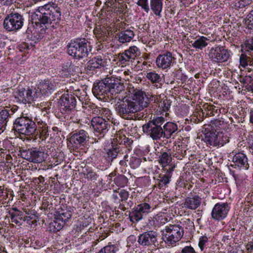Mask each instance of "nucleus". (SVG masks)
<instances>
[{
    "label": "nucleus",
    "instance_id": "bb28decb",
    "mask_svg": "<svg viewBox=\"0 0 253 253\" xmlns=\"http://www.w3.org/2000/svg\"><path fill=\"white\" fill-rule=\"evenodd\" d=\"M163 0H150V9L154 14L159 17H162V11L163 10Z\"/></svg>",
    "mask_w": 253,
    "mask_h": 253
},
{
    "label": "nucleus",
    "instance_id": "20e7f679",
    "mask_svg": "<svg viewBox=\"0 0 253 253\" xmlns=\"http://www.w3.org/2000/svg\"><path fill=\"white\" fill-rule=\"evenodd\" d=\"M166 119L163 117H157L149 121L142 126L143 132L154 141L163 138L162 126Z\"/></svg>",
    "mask_w": 253,
    "mask_h": 253
},
{
    "label": "nucleus",
    "instance_id": "09e8293b",
    "mask_svg": "<svg viewBox=\"0 0 253 253\" xmlns=\"http://www.w3.org/2000/svg\"><path fill=\"white\" fill-rule=\"evenodd\" d=\"M117 192L121 198V201L122 202L126 201L127 200L129 195L128 191L124 189H118L117 190Z\"/></svg>",
    "mask_w": 253,
    "mask_h": 253
},
{
    "label": "nucleus",
    "instance_id": "b1692460",
    "mask_svg": "<svg viewBox=\"0 0 253 253\" xmlns=\"http://www.w3.org/2000/svg\"><path fill=\"white\" fill-rule=\"evenodd\" d=\"M134 32L130 29H126L122 27V29L119 33V41L121 43H126L131 41L134 37Z\"/></svg>",
    "mask_w": 253,
    "mask_h": 253
},
{
    "label": "nucleus",
    "instance_id": "1a4fd4ad",
    "mask_svg": "<svg viewBox=\"0 0 253 253\" xmlns=\"http://www.w3.org/2000/svg\"><path fill=\"white\" fill-rule=\"evenodd\" d=\"M24 18L21 14L15 12L7 15L3 22L4 28L9 32H16L24 25Z\"/></svg>",
    "mask_w": 253,
    "mask_h": 253
},
{
    "label": "nucleus",
    "instance_id": "49530a36",
    "mask_svg": "<svg viewBox=\"0 0 253 253\" xmlns=\"http://www.w3.org/2000/svg\"><path fill=\"white\" fill-rule=\"evenodd\" d=\"M141 163V160L140 158L132 157L130 159L129 165L131 168L135 169L140 166Z\"/></svg>",
    "mask_w": 253,
    "mask_h": 253
},
{
    "label": "nucleus",
    "instance_id": "9d476101",
    "mask_svg": "<svg viewBox=\"0 0 253 253\" xmlns=\"http://www.w3.org/2000/svg\"><path fill=\"white\" fill-rule=\"evenodd\" d=\"M15 97L25 104H32L40 97V93L36 91V89L32 90L21 88L16 92Z\"/></svg>",
    "mask_w": 253,
    "mask_h": 253
},
{
    "label": "nucleus",
    "instance_id": "a18cd8bd",
    "mask_svg": "<svg viewBox=\"0 0 253 253\" xmlns=\"http://www.w3.org/2000/svg\"><path fill=\"white\" fill-rule=\"evenodd\" d=\"M136 4L140 6L146 13H148L150 11V9L148 3V0H138Z\"/></svg>",
    "mask_w": 253,
    "mask_h": 253
},
{
    "label": "nucleus",
    "instance_id": "2eb2a0df",
    "mask_svg": "<svg viewBox=\"0 0 253 253\" xmlns=\"http://www.w3.org/2000/svg\"><path fill=\"white\" fill-rule=\"evenodd\" d=\"M157 237V232L148 231L140 234L137 242L140 245L142 246H155V244L158 243Z\"/></svg>",
    "mask_w": 253,
    "mask_h": 253
},
{
    "label": "nucleus",
    "instance_id": "412c9836",
    "mask_svg": "<svg viewBox=\"0 0 253 253\" xmlns=\"http://www.w3.org/2000/svg\"><path fill=\"white\" fill-rule=\"evenodd\" d=\"M232 162L235 168L237 167L239 169H248L249 167L247 157L242 153H236L233 157Z\"/></svg>",
    "mask_w": 253,
    "mask_h": 253
},
{
    "label": "nucleus",
    "instance_id": "f03ea898",
    "mask_svg": "<svg viewBox=\"0 0 253 253\" xmlns=\"http://www.w3.org/2000/svg\"><path fill=\"white\" fill-rule=\"evenodd\" d=\"M35 13L40 24L45 25L46 27L56 28L59 25L61 11L55 3H48L40 6Z\"/></svg>",
    "mask_w": 253,
    "mask_h": 253
},
{
    "label": "nucleus",
    "instance_id": "6ab92c4d",
    "mask_svg": "<svg viewBox=\"0 0 253 253\" xmlns=\"http://www.w3.org/2000/svg\"><path fill=\"white\" fill-rule=\"evenodd\" d=\"M134 102L136 103L138 108H137L138 111L147 107L149 104L150 98L149 95H147L144 91L139 90L135 93V99Z\"/></svg>",
    "mask_w": 253,
    "mask_h": 253
},
{
    "label": "nucleus",
    "instance_id": "a878e982",
    "mask_svg": "<svg viewBox=\"0 0 253 253\" xmlns=\"http://www.w3.org/2000/svg\"><path fill=\"white\" fill-rule=\"evenodd\" d=\"M192 46L196 50H203L210 42V39L205 36L197 37L195 40L191 41Z\"/></svg>",
    "mask_w": 253,
    "mask_h": 253
},
{
    "label": "nucleus",
    "instance_id": "c03bdc74",
    "mask_svg": "<svg viewBox=\"0 0 253 253\" xmlns=\"http://www.w3.org/2000/svg\"><path fill=\"white\" fill-rule=\"evenodd\" d=\"M72 214L70 211H68L62 210L61 212L59 211L58 218L64 223L66 222L71 217Z\"/></svg>",
    "mask_w": 253,
    "mask_h": 253
},
{
    "label": "nucleus",
    "instance_id": "bf43d9fd",
    "mask_svg": "<svg viewBox=\"0 0 253 253\" xmlns=\"http://www.w3.org/2000/svg\"><path fill=\"white\" fill-rule=\"evenodd\" d=\"M11 145L10 142L7 139L2 140V141H0V148L1 146H3L5 149L9 148Z\"/></svg>",
    "mask_w": 253,
    "mask_h": 253
},
{
    "label": "nucleus",
    "instance_id": "2f4dec72",
    "mask_svg": "<svg viewBox=\"0 0 253 253\" xmlns=\"http://www.w3.org/2000/svg\"><path fill=\"white\" fill-rule=\"evenodd\" d=\"M10 110L3 109L0 111V131H3L6 126L8 118L10 117L9 111Z\"/></svg>",
    "mask_w": 253,
    "mask_h": 253
},
{
    "label": "nucleus",
    "instance_id": "6e6d98bb",
    "mask_svg": "<svg viewBox=\"0 0 253 253\" xmlns=\"http://www.w3.org/2000/svg\"><path fill=\"white\" fill-rule=\"evenodd\" d=\"M98 175L97 174L92 171H89L85 174V178L91 181H95L97 179Z\"/></svg>",
    "mask_w": 253,
    "mask_h": 253
},
{
    "label": "nucleus",
    "instance_id": "e433bc0d",
    "mask_svg": "<svg viewBox=\"0 0 253 253\" xmlns=\"http://www.w3.org/2000/svg\"><path fill=\"white\" fill-rule=\"evenodd\" d=\"M118 60L123 66H126L128 65L129 62L133 61L125 51L118 54Z\"/></svg>",
    "mask_w": 253,
    "mask_h": 253
},
{
    "label": "nucleus",
    "instance_id": "a211bd4d",
    "mask_svg": "<svg viewBox=\"0 0 253 253\" xmlns=\"http://www.w3.org/2000/svg\"><path fill=\"white\" fill-rule=\"evenodd\" d=\"M56 84L54 82L49 80H45L40 82L36 91L41 94L48 96L51 94L55 90Z\"/></svg>",
    "mask_w": 253,
    "mask_h": 253
},
{
    "label": "nucleus",
    "instance_id": "052dcab7",
    "mask_svg": "<svg viewBox=\"0 0 253 253\" xmlns=\"http://www.w3.org/2000/svg\"><path fill=\"white\" fill-rule=\"evenodd\" d=\"M33 217L31 216H23V220L24 221H27V223L29 224H34V221L31 222V220L33 219Z\"/></svg>",
    "mask_w": 253,
    "mask_h": 253
},
{
    "label": "nucleus",
    "instance_id": "c756f323",
    "mask_svg": "<svg viewBox=\"0 0 253 253\" xmlns=\"http://www.w3.org/2000/svg\"><path fill=\"white\" fill-rule=\"evenodd\" d=\"M124 152L121 146H118L113 149H108L106 153L108 161H112L118 156L119 157H122V155L124 154Z\"/></svg>",
    "mask_w": 253,
    "mask_h": 253
},
{
    "label": "nucleus",
    "instance_id": "c9c22d12",
    "mask_svg": "<svg viewBox=\"0 0 253 253\" xmlns=\"http://www.w3.org/2000/svg\"><path fill=\"white\" fill-rule=\"evenodd\" d=\"M76 70H79V67L75 66L74 65L67 63L63 66L62 70L60 71L63 76H66L69 74H73L77 72Z\"/></svg>",
    "mask_w": 253,
    "mask_h": 253
},
{
    "label": "nucleus",
    "instance_id": "58836bf2",
    "mask_svg": "<svg viewBox=\"0 0 253 253\" xmlns=\"http://www.w3.org/2000/svg\"><path fill=\"white\" fill-rule=\"evenodd\" d=\"M119 251V248L116 245L108 244L101 249L98 253H116Z\"/></svg>",
    "mask_w": 253,
    "mask_h": 253
},
{
    "label": "nucleus",
    "instance_id": "e2e57ef3",
    "mask_svg": "<svg viewBox=\"0 0 253 253\" xmlns=\"http://www.w3.org/2000/svg\"><path fill=\"white\" fill-rule=\"evenodd\" d=\"M174 168H175V166H173L169 167L168 169H165V170L166 171V174L167 175H168V174H169L170 175V177H171V176H172L171 173L174 170Z\"/></svg>",
    "mask_w": 253,
    "mask_h": 253
},
{
    "label": "nucleus",
    "instance_id": "13d9d810",
    "mask_svg": "<svg viewBox=\"0 0 253 253\" xmlns=\"http://www.w3.org/2000/svg\"><path fill=\"white\" fill-rule=\"evenodd\" d=\"M52 207V204L49 203V202L46 200H44L42 201V205L41 208L42 210H47L48 209L50 210V208Z\"/></svg>",
    "mask_w": 253,
    "mask_h": 253
},
{
    "label": "nucleus",
    "instance_id": "5701e85b",
    "mask_svg": "<svg viewBox=\"0 0 253 253\" xmlns=\"http://www.w3.org/2000/svg\"><path fill=\"white\" fill-rule=\"evenodd\" d=\"M201 200V198L198 195L188 197L185 199L184 207L192 210H196L200 206Z\"/></svg>",
    "mask_w": 253,
    "mask_h": 253
},
{
    "label": "nucleus",
    "instance_id": "4468645a",
    "mask_svg": "<svg viewBox=\"0 0 253 253\" xmlns=\"http://www.w3.org/2000/svg\"><path fill=\"white\" fill-rule=\"evenodd\" d=\"M230 209L227 203H218L213 208L211 216L215 220H222L227 216Z\"/></svg>",
    "mask_w": 253,
    "mask_h": 253
},
{
    "label": "nucleus",
    "instance_id": "79ce46f5",
    "mask_svg": "<svg viewBox=\"0 0 253 253\" xmlns=\"http://www.w3.org/2000/svg\"><path fill=\"white\" fill-rule=\"evenodd\" d=\"M136 208L139 212L144 215L150 212L151 207L148 204L144 203L137 205Z\"/></svg>",
    "mask_w": 253,
    "mask_h": 253
},
{
    "label": "nucleus",
    "instance_id": "3c124183",
    "mask_svg": "<svg viewBox=\"0 0 253 253\" xmlns=\"http://www.w3.org/2000/svg\"><path fill=\"white\" fill-rule=\"evenodd\" d=\"M143 216V214L139 212L138 210L136 208L135 210L132 212L131 215L130 216L136 221H138L142 218Z\"/></svg>",
    "mask_w": 253,
    "mask_h": 253
},
{
    "label": "nucleus",
    "instance_id": "ddd939ff",
    "mask_svg": "<svg viewBox=\"0 0 253 253\" xmlns=\"http://www.w3.org/2000/svg\"><path fill=\"white\" fill-rule=\"evenodd\" d=\"M89 135L87 132L83 129L76 130L71 135L70 142L73 149H77L84 146L88 141Z\"/></svg>",
    "mask_w": 253,
    "mask_h": 253
},
{
    "label": "nucleus",
    "instance_id": "8fccbe9b",
    "mask_svg": "<svg viewBox=\"0 0 253 253\" xmlns=\"http://www.w3.org/2000/svg\"><path fill=\"white\" fill-rule=\"evenodd\" d=\"M39 131L40 132V138H42V140L46 139L49 134L48 131L47 129V127L45 125H43V127H42V129H41V126H39Z\"/></svg>",
    "mask_w": 253,
    "mask_h": 253
},
{
    "label": "nucleus",
    "instance_id": "72a5a7b5",
    "mask_svg": "<svg viewBox=\"0 0 253 253\" xmlns=\"http://www.w3.org/2000/svg\"><path fill=\"white\" fill-rule=\"evenodd\" d=\"M159 163L164 168L169 166L172 161V158L170 153L163 152L159 158Z\"/></svg>",
    "mask_w": 253,
    "mask_h": 253
},
{
    "label": "nucleus",
    "instance_id": "603ef678",
    "mask_svg": "<svg viewBox=\"0 0 253 253\" xmlns=\"http://www.w3.org/2000/svg\"><path fill=\"white\" fill-rule=\"evenodd\" d=\"M170 105V102H169L168 100H165L162 102H160L159 104V107L164 112L168 111L169 110Z\"/></svg>",
    "mask_w": 253,
    "mask_h": 253
},
{
    "label": "nucleus",
    "instance_id": "f257e3e1",
    "mask_svg": "<svg viewBox=\"0 0 253 253\" xmlns=\"http://www.w3.org/2000/svg\"><path fill=\"white\" fill-rule=\"evenodd\" d=\"M124 86L120 83L118 79L112 76L107 77L100 82L92 88L93 94L99 98L103 96L110 95L116 99H120V94L124 91Z\"/></svg>",
    "mask_w": 253,
    "mask_h": 253
},
{
    "label": "nucleus",
    "instance_id": "4c0bfd02",
    "mask_svg": "<svg viewBox=\"0 0 253 253\" xmlns=\"http://www.w3.org/2000/svg\"><path fill=\"white\" fill-rule=\"evenodd\" d=\"M125 52L128 54L129 58H130L132 61L140 54L139 48L134 45L130 46L128 49L125 50Z\"/></svg>",
    "mask_w": 253,
    "mask_h": 253
},
{
    "label": "nucleus",
    "instance_id": "69168bd1",
    "mask_svg": "<svg viewBox=\"0 0 253 253\" xmlns=\"http://www.w3.org/2000/svg\"><path fill=\"white\" fill-rule=\"evenodd\" d=\"M250 122L253 124V108L251 109L250 112Z\"/></svg>",
    "mask_w": 253,
    "mask_h": 253
},
{
    "label": "nucleus",
    "instance_id": "5fc2aeb1",
    "mask_svg": "<svg viewBox=\"0 0 253 253\" xmlns=\"http://www.w3.org/2000/svg\"><path fill=\"white\" fill-rule=\"evenodd\" d=\"M208 241V238L205 236H202L199 239V246L200 249L203 251Z\"/></svg>",
    "mask_w": 253,
    "mask_h": 253
},
{
    "label": "nucleus",
    "instance_id": "473e14b6",
    "mask_svg": "<svg viewBox=\"0 0 253 253\" xmlns=\"http://www.w3.org/2000/svg\"><path fill=\"white\" fill-rule=\"evenodd\" d=\"M229 134L226 131H217V143L218 146H223L229 142Z\"/></svg>",
    "mask_w": 253,
    "mask_h": 253
},
{
    "label": "nucleus",
    "instance_id": "0e129e2a",
    "mask_svg": "<svg viewBox=\"0 0 253 253\" xmlns=\"http://www.w3.org/2000/svg\"><path fill=\"white\" fill-rule=\"evenodd\" d=\"M238 5H236L237 6H238L239 8H243L245 7L248 4H249V3H246L244 2V0H241L238 2Z\"/></svg>",
    "mask_w": 253,
    "mask_h": 253
},
{
    "label": "nucleus",
    "instance_id": "680f3d73",
    "mask_svg": "<svg viewBox=\"0 0 253 253\" xmlns=\"http://www.w3.org/2000/svg\"><path fill=\"white\" fill-rule=\"evenodd\" d=\"M16 0H0V2H3L4 5L9 6L15 2Z\"/></svg>",
    "mask_w": 253,
    "mask_h": 253
},
{
    "label": "nucleus",
    "instance_id": "4be33fe9",
    "mask_svg": "<svg viewBox=\"0 0 253 253\" xmlns=\"http://www.w3.org/2000/svg\"><path fill=\"white\" fill-rule=\"evenodd\" d=\"M162 129L163 138L169 139L177 131V126L174 123L168 122L163 125Z\"/></svg>",
    "mask_w": 253,
    "mask_h": 253
},
{
    "label": "nucleus",
    "instance_id": "864d4df0",
    "mask_svg": "<svg viewBox=\"0 0 253 253\" xmlns=\"http://www.w3.org/2000/svg\"><path fill=\"white\" fill-rule=\"evenodd\" d=\"M175 253H197L195 249L191 246H186L181 249L180 252Z\"/></svg>",
    "mask_w": 253,
    "mask_h": 253
},
{
    "label": "nucleus",
    "instance_id": "f8f14e48",
    "mask_svg": "<svg viewBox=\"0 0 253 253\" xmlns=\"http://www.w3.org/2000/svg\"><path fill=\"white\" fill-rule=\"evenodd\" d=\"M91 125L95 134L103 137L106 133L110 126L109 121L101 117H94L91 120Z\"/></svg>",
    "mask_w": 253,
    "mask_h": 253
},
{
    "label": "nucleus",
    "instance_id": "ea45409f",
    "mask_svg": "<svg viewBox=\"0 0 253 253\" xmlns=\"http://www.w3.org/2000/svg\"><path fill=\"white\" fill-rule=\"evenodd\" d=\"M245 24L247 29L253 30V10L247 15L245 19Z\"/></svg>",
    "mask_w": 253,
    "mask_h": 253
},
{
    "label": "nucleus",
    "instance_id": "aec40b11",
    "mask_svg": "<svg viewBox=\"0 0 253 253\" xmlns=\"http://www.w3.org/2000/svg\"><path fill=\"white\" fill-rule=\"evenodd\" d=\"M107 59L100 55L93 57L89 60L86 64L88 70L93 71L95 69L104 67L107 65Z\"/></svg>",
    "mask_w": 253,
    "mask_h": 253
},
{
    "label": "nucleus",
    "instance_id": "423d86ee",
    "mask_svg": "<svg viewBox=\"0 0 253 253\" xmlns=\"http://www.w3.org/2000/svg\"><path fill=\"white\" fill-rule=\"evenodd\" d=\"M36 123L27 116L17 118L13 124V129L20 135L30 136L37 130Z\"/></svg>",
    "mask_w": 253,
    "mask_h": 253
},
{
    "label": "nucleus",
    "instance_id": "7ed1b4c3",
    "mask_svg": "<svg viewBox=\"0 0 253 253\" xmlns=\"http://www.w3.org/2000/svg\"><path fill=\"white\" fill-rule=\"evenodd\" d=\"M67 46L68 54L77 59L87 57L91 51L90 43L84 38L72 40Z\"/></svg>",
    "mask_w": 253,
    "mask_h": 253
},
{
    "label": "nucleus",
    "instance_id": "39448f33",
    "mask_svg": "<svg viewBox=\"0 0 253 253\" xmlns=\"http://www.w3.org/2000/svg\"><path fill=\"white\" fill-rule=\"evenodd\" d=\"M119 100L120 102L116 103L115 109L117 114L122 118L129 119L133 114L138 112L134 98L129 99L125 97L122 99L120 98Z\"/></svg>",
    "mask_w": 253,
    "mask_h": 253
},
{
    "label": "nucleus",
    "instance_id": "a19ab883",
    "mask_svg": "<svg viewBox=\"0 0 253 253\" xmlns=\"http://www.w3.org/2000/svg\"><path fill=\"white\" fill-rule=\"evenodd\" d=\"M242 48L246 52L251 53L253 52V38L246 40L244 44L242 45Z\"/></svg>",
    "mask_w": 253,
    "mask_h": 253
},
{
    "label": "nucleus",
    "instance_id": "cd10ccee",
    "mask_svg": "<svg viewBox=\"0 0 253 253\" xmlns=\"http://www.w3.org/2000/svg\"><path fill=\"white\" fill-rule=\"evenodd\" d=\"M108 27L107 25H97L96 28L93 30L94 34L97 38H102V40H103L109 35V30L107 29Z\"/></svg>",
    "mask_w": 253,
    "mask_h": 253
},
{
    "label": "nucleus",
    "instance_id": "9b49d317",
    "mask_svg": "<svg viewBox=\"0 0 253 253\" xmlns=\"http://www.w3.org/2000/svg\"><path fill=\"white\" fill-rule=\"evenodd\" d=\"M59 109L62 113H69L75 111L76 100L74 95L72 94H64L58 101Z\"/></svg>",
    "mask_w": 253,
    "mask_h": 253
},
{
    "label": "nucleus",
    "instance_id": "f3484780",
    "mask_svg": "<svg viewBox=\"0 0 253 253\" xmlns=\"http://www.w3.org/2000/svg\"><path fill=\"white\" fill-rule=\"evenodd\" d=\"M174 57L170 52H167L159 55L156 60V65L159 68L163 70L169 68L173 64Z\"/></svg>",
    "mask_w": 253,
    "mask_h": 253
},
{
    "label": "nucleus",
    "instance_id": "393cba45",
    "mask_svg": "<svg viewBox=\"0 0 253 253\" xmlns=\"http://www.w3.org/2000/svg\"><path fill=\"white\" fill-rule=\"evenodd\" d=\"M206 132L204 134L203 140L206 143L207 145L217 146V131L216 130H205Z\"/></svg>",
    "mask_w": 253,
    "mask_h": 253
},
{
    "label": "nucleus",
    "instance_id": "37998d69",
    "mask_svg": "<svg viewBox=\"0 0 253 253\" xmlns=\"http://www.w3.org/2000/svg\"><path fill=\"white\" fill-rule=\"evenodd\" d=\"M170 178L169 174H168V175L166 174H160L158 180L160 181V183L158 184L159 187H161L163 185H166L168 184L169 182V179Z\"/></svg>",
    "mask_w": 253,
    "mask_h": 253
},
{
    "label": "nucleus",
    "instance_id": "4d7b16f0",
    "mask_svg": "<svg viewBox=\"0 0 253 253\" xmlns=\"http://www.w3.org/2000/svg\"><path fill=\"white\" fill-rule=\"evenodd\" d=\"M246 81L247 82V84L246 85V89L253 93V79L251 77L247 78Z\"/></svg>",
    "mask_w": 253,
    "mask_h": 253
},
{
    "label": "nucleus",
    "instance_id": "6e6552de",
    "mask_svg": "<svg viewBox=\"0 0 253 253\" xmlns=\"http://www.w3.org/2000/svg\"><path fill=\"white\" fill-rule=\"evenodd\" d=\"M208 56L213 63L220 64L229 59L230 51L224 46L215 45L210 49Z\"/></svg>",
    "mask_w": 253,
    "mask_h": 253
},
{
    "label": "nucleus",
    "instance_id": "dca6fc26",
    "mask_svg": "<svg viewBox=\"0 0 253 253\" xmlns=\"http://www.w3.org/2000/svg\"><path fill=\"white\" fill-rule=\"evenodd\" d=\"M21 155L25 159L31 162L41 163L44 161V153L37 150H23Z\"/></svg>",
    "mask_w": 253,
    "mask_h": 253
},
{
    "label": "nucleus",
    "instance_id": "338daca9",
    "mask_svg": "<svg viewBox=\"0 0 253 253\" xmlns=\"http://www.w3.org/2000/svg\"><path fill=\"white\" fill-rule=\"evenodd\" d=\"M247 78H251V77L246 76L243 78H241L240 80V82L241 83H243L245 86H246V85L247 84V82L246 81V79Z\"/></svg>",
    "mask_w": 253,
    "mask_h": 253
},
{
    "label": "nucleus",
    "instance_id": "774afa93",
    "mask_svg": "<svg viewBox=\"0 0 253 253\" xmlns=\"http://www.w3.org/2000/svg\"><path fill=\"white\" fill-rule=\"evenodd\" d=\"M117 193H118L117 190L114 191V193L112 195V197H113V199L115 201H117V200H118V197L117 195Z\"/></svg>",
    "mask_w": 253,
    "mask_h": 253
},
{
    "label": "nucleus",
    "instance_id": "c85d7f7f",
    "mask_svg": "<svg viewBox=\"0 0 253 253\" xmlns=\"http://www.w3.org/2000/svg\"><path fill=\"white\" fill-rule=\"evenodd\" d=\"M146 78L152 84H159V87L161 85V82L162 81V77L161 75L157 73L155 71H149L147 72L146 74Z\"/></svg>",
    "mask_w": 253,
    "mask_h": 253
},
{
    "label": "nucleus",
    "instance_id": "7c9ffc66",
    "mask_svg": "<svg viewBox=\"0 0 253 253\" xmlns=\"http://www.w3.org/2000/svg\"><path fill=\"white\" fill-rule=\"evenodd\" d=\"M116 141L120 145H124L128 151L130 150V147L133 143V140L128 137H126L124 134H117L116 135Z\"/></svg>",
    "mask_w": 253,
    "mask_h": 253
},
{
    "label": "nucleus",
    "instance_id": "0eeeda50",
    "mask_svg": "<svg viewBox=\"0 0 253 253\" xmlns=\"http://www.w3.org/2000/svg\"><path fill=\"white\" fill-rule=\"evenodd\" d=\"M166 233H163V240L168 244L172 245L179 241L183 237L184 230L183 228L176 224H170L165 228Z\"/></svg>",
    "mask_w": 253,
    "mask_h": 253
},
{
    "label": "nucleus",
    "instance_id": "f704fd0d",
    "mask_svg": "<svg viewBox=\"0 0 253 253\" xmlns=\"http://www.w3.org/2000/svg\"><path fill=\"white\" fill-rule=\"evenodd\" d=\"M8 217L11 219V221L17 225H21L20 221L23 219V212L21 211L17 213H13L8 211Z\"/></svg>",
    "mask_w": 253,
    "mask_h": 253
},
{
    "label": "nucleus",
    "instance_id": "de8ad7c7",
    "mask_svg": "<svg viewBox=\"0 0 253 253\" xmlns=\"http://www.w3.org/2000/svg\"><path fill=\"white\" fill-rule=\"evenodd\" d=\"M250 56H248L245 54H242L240 57V65L244 68H245L249 65L248 62L250 61Z\"/></svg>",
    "mask_w": 253,
    "mask_h": 253
}]
</instances>
